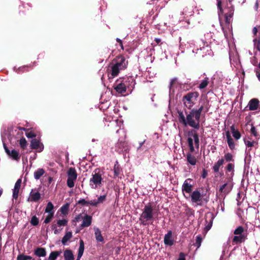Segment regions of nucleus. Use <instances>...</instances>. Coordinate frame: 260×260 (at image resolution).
<instances>
[{
    "mask_svg": "<svg viewBox=\"0 0 260 260\" xmlns=\"http://www.w3.org/2000/svg\"><path fill=\"white\" fill-rule=\"evenodd\" d=\"M193 112L196 113V115L199 116V117H201L202 112H204L205 114L209 110V108L207 107H205L203 105H202L198 109H192Z\"/></svg>",
    "mask_w": 260,
    "mask_h": 260,
    "instance_id": "aec40b11",
    "label": "nucleus"
},
{
    "mask_svg": "<svg viewBox=\"0 0 260 260\" xmlns=\"http://www.w3.org/2000/svg\"><path fill=\"white\" fill-rule=\"evenodd\" d=\"M91 203H92V201L91 200L86 201L85 199H81L77 202V204L82 206H87L88 205H90V206H92Z\"/></svg>",
    "mask_w": 260,
    "mask_h": 260,
    "instance_id": "4c0bfd02",
    "label": "nucleus"
},
{
    "mask_svg": "<svg viewBox=\"0 0 260 260\" xmlns=\"http://www.w3.org/2000/svg\"><path fill=\"white\" fill-rule=\"evenodd\" d=\"M112 63L122 70H125L127 68L128 61L122 55L117 56L112 61Z\"/></svg>",
    "mask_w": 260,
    "mask_h": 260,
    "instance_id": "423d86ee",
    "label": "nucleus"
},
{
    "mask_svg": "<svg viewBox=\"0 0 260 260\" xmlns=\"http://www.w3.org/2000/svg\"><path fill=\"white\" fill-rule=\"evenodd\" d=\"M225 136H226V140L232 138L230 132L229 131H228L225 132Z\"/></svg>",
    "mask_w": 260,
    "mask_h": 260,
    "instance_id": "338daca9",
    "label": "nucleus"
},
{
    "mask_svg": "<svg viewBox=\"0 0 260 260\" xmlns=\"http://www.w3.org/2000/svg\"><path fill=\"white\" fill-rule=\"evenodd\" d=\"M224 163V159L223 158L219 159L213 166V170L214 173H218L219 172L220 167Z\"/></svg>",
    "mask_w": 260,
    "mask_h": 260,
    "instance_id": "a211bd4d",
    "label": "nucleus"
},
{
    "mask_svg": "<svg viewBox=\"0 0 260 260\" xmlns=\"http://www.w3.org/2000/svg\"><path fill=\"white\" fill-rule=\"evenodd\" d=\"M84 250V243L82 240H80L79 241V248L78 251V256L76 260H80L82 256L83 255Z\"/></svg>",
    "mask_w": 260,
    "mask_h": 260,
    "instance_id": "393cba45",
    "label": "nucleus"
},
{
    "mask_svg": "<svg viewBox=\"0 0 260 260\" xmlns=\"http://www.w3.org/2000/svg\"><path fill=\"white\" fill-rule=\"evenodd\" d=\"M255 73H256L257 78H258V80L260 81V70H256L255 71Z\"/></svg>",
    "mask_w": 260,
    "mask_h": 260,
    "instance_id": "69168bd1",
    "label": "nucleus"
},
{
    "mask_svg": "<svg viewBox=\"0 0 260 260\" xmlns=\"http://www.w3.org/2000/svg\"><path fill=\"white\" fill-rule=\"evenodd\" d=\"M68 220L66 219H59L57 221L58 226H64L67 225Z\"/></svg>",
    "mask_w": 260,
    "mask_h": 260,
    "instance_id": "09e8293b",
    "label": "nucleus"
},
{
    "mask_svg": "<svg viewBox=\"0 0 260 260\" xmlns=\"http://www.w3.org/2000/svg\"><path fill=\"white\" fill-rule=\"evenodd\" d=\"M21 182V179H19L17 180L15 184L14 188L13 191V198L15 200H17L18 198V194L20 188Z\"/></svg>",
    "mask_w": 260,
    "mask_h": 260,
    "instance_id": "ddd939ff",
    "label": "nucleus"
},
{
    "mask_svg": "<svg viewBox=\"0 0 260 260\" xmlns=\"http://www.w3.org/2000/svg\"><path fill=\"white\" fill-rule=\"evenodd\" d=\"M172 232L171 231H169L165 235L164 237V243L166 245L172 246L174 244V241L172 239Z\"/></svg>",
    "mask_w": 260,
    "mask_h": 260,
    "instance_id": "dca6fc26",
    "label": "nucleus"
},
{
    "mask_svg": "<svg viewBox=\"0 0 260 260\" xmlns=\"http://www.w3.org/2000/svg\"><path fill=\"white\" fill-rule=\"evenodd\" d=\"M232 190V186L228 185V183H224L220 187L219 191L220 192H223L224 194H226L229 193Z\"/></svg>",
    "mask_w": 260,
    "mask_h": 260,
    "instance_id": "b1692460",
    "label": "nucleus"
},
{
    "mask_svg": "<svg viewBox=\"0 0 260 260\" xmlns=\"http://www.w3.org/2000/svg\"><path fill=\"white\" fill-rule=\"evenodd\" d=\"M244 142H245V144L246 147H253L255 144H256V145L258 144V143L254 141H250L244 140Z\"/></svg>",
    "mask_w": 260,
    "mask_h": 260,
    "instance_id": "603ef678",
    "label": "nucleus"
},
{
    "mask_svg": "<svg viewBox=\"0 0 260 260\" xmlns=\"http://www.w3.org/2000/svg\"><path fill=\"white\" fill-rule=\"evenodd\" d=\"M209 78L208 77L205 78V79L202 81L201 83L199 86L200 89L205 88L209 84Z\"/></svg>",
    "mask_w": 260,
    "mask_h": 260,
    "instance_id": "37998d69",
    "label": "nucleus"
},
{
    "mask_svg": "<svg viewBox=\"0 0 260 260\" xmlns=\"http://www.w3.org/2000/svg\"><path fill=\"white\" fill-rule=\"evenodd\" d=\"M191 132L193 133L192 136H193V139H194L195 145H196V146L197 147H198L199 146V143H200L199 135L197 133V132H196L195 131L192 130L191 131Z\"/></svg>",
    "mask_w": 260,
    "mask_h": 260,
    "instance_id": "a19ab883",
    "label": "nucleus"
},
{
    "mask_svg": "<svg viewBox=\"0 0 260 260\" xmlns=\"http://www.w3.org/2000/svg\"><path fill=\"white\" fill-rule=\"evenodd\" d=\"M102 181V178L100 173H96L92 174V177L90 179V183H93L95 186L94 188L97 187L98 186H100Z\"/></svg>",
    "mask_w": 260,
    "mask_h": 260,
    "instance_id": "1a4fd4ad",
    "label": "nucleus"
},
{
    "mask_svg": "<svg viewBox=\"0 0 260 260\" xmlns=\"http://www.w3.org/2000/svg\"><path fill=\"white\" fill-rule=\"evenodd\" d=\"M83 221L81 224V227L85 228L89 226L92 222V217L91 216L85 214L82 218Z\"/></svg>",
    "mask_w": 260,
    "mask_h": 260,
    "instance_id": "4468645a",
    "label": "nucleus"
},
{
    "mask_svg": "<svg viewBox=\"0 0 260 260\" xmlns=\"http://www.w3.org/2000/svg\"><path fill=\"white\" fill-rule=\"evenodd\" d=\"M254 48L260 51V37L258 39L255 38L253 40Z\"/></svg>",
    "mask_w": 260,
    "mask_h": 260,
    "instance_id": "3c124183",
    "label": "nucleus"
},
{
    "mask_svg": "<svg viewBox=\"0 0 260 260\" xmlns=\"http://www.w3.org/2000/svg\"><path fill=\"white\" fill-rule=\"evenodd\" d=\"M83 217L82 216V214L80 213L75 217L74 221L78 222L81 220V219H82Z\"/></svg>",
    "mask_w": 260,
    "mask_h": 260,
    "instance_id": "bf43d9fd",
    "label": "nucleus"
},
{
    "mask_svg": "<svg viewBox=\"0 0 260 260\" xmlns=\"http://www.w3.org/2000/svg\"><path fill=\"white\" fill-rule=\"evenodd\" d=\"M31 225L33 226H37L39 224V218L36 216H33L30 221Z\"/></svg>",
    "mask_w": 260,
    "mask_h": 260,
    "instance_id": "de8ad7c7",
    "label": "nucleus"
},
{
    "mask_svg": "<svg viewBox=\"0 0 260 260\" xmlns=\"http://www.w3.org/2000/svg\"><path fill=\"white\" fill-rule=\"evenodd\" d=\"M228 12L224 14L225 22L227 24H229L230 23L231 18L234 15V7L233 6H231L228 8Z\"/></svg>",
    "mask_w": 260,
    "mask_h": 260,
    "instance_id": "f3484780",
    "label": "nucleus"
},
{
    "mask_svg": "<svg viewBox=\"0 0 260 260\" xmlns=\"http://www.w3.org/2000/svg\"><path fill=\"white\" fill-rule=\"evenodd\" d=\"M203 239L201 235H198L196 237V243L194 245L197 246V248H199L201 245V243L202 242Z\"/></svg>",
    "mask_w": 260,
    "mask_h": 260,
    "instance_id": "a18cd8bd",
    "label": "nucleus"
},
{
    "mask_svg": "<svg viewBox=\"0 0 260 260\" xmlns=\"http://www.w3.org/2000/svg\"><path fill=\"white\" fill-rule=\"evenodd\" d=\"M34 254L38 257H44L46 255V250L45 248L37 247L34 250Z\"/></svg>",
    "mask_w": 260,
    "mask_h": 260,
    "instance_id": "412c9836",
    "label": "nucleus"
},
{
    "mask_svg": "<svg viewBox=\"0 0 260 260\" xmlns=\"http://www.w3.org/2000/svg\"><path fill=\"white\" fill-rule=\"evenodd\" d=\"M187 142H188V146L193 145V139L191 138H190V137L188 138Z\"/></svg>",
    "mask_w": 260,
    "mask_h": 260,
    "instance_id": "e2e57ef3",
    "label": "nucleus"
},
{
    "mask_svg": "<svg viewBox=\"0 0 260 260\" xmlns=\"http://www.w3.org/2000/svg\"><path fill=\"white\" fill-rule=\"evenodd\" d=\"M94 234L96 240L98 242H104V239L103 236L101 234V232L99 228L94 229Z\"/></svg>",
    "mask_w": 260,
    "mask_h": 260,
    "instance_id": "c85d7f7f",
    "label": "nucleus"
},
{
    "mask_svg": "<svg viewBox=\"0 0 260 260\" xmlns=\"http://www.w3.org/2000/svg\"><path fill=\"white\" fill-rule=\"evenodd\" d=\"M120 70H122L120 69V68L112 63V65L111 66V75L112 77L118 76Z\"/></svg>",
    "mask_w": 260,
    "mask_h": 260,
    "instance_id": "cd10ccee",
    "label": "nucleus"
},
{
    "mask_svg": "<svg viewBox=\"0 0 260 260\" xmlns=\"http://www.w3.org/2000/svg\"><path fill=\"white\" fill-rule=\"evenodd\" d=\"M250 133H251V134L252 135H253L255 137V138L256 139H259L260 135H259V134L257 132V130H256L255 127L252 124H251V129H250Z\"/></svg>",
    "mask_w": 260,
    "mask_h": 260,
    "instance_id": "79ce46f5",
    "label": "nucleus"
},
{
    "mask_svg": "<svg viewBox=\"0 0 260 260\" xmlns=\"http://www.w3.org/2000/svg\"><path fill=\"white\" fill-rule=\"evenodd\" d=\"M135 84V81L132 77H127L117 79L113 85L114 89L117 92L123 94L126 92V88L129 86H134Z\"/></svg>",
    "mask_w": 260,
    "mask_h": 260,
    "instance_id": "f03ea898",
    "label": "nucleus"
},
{
    "mask_svg": "<svg viewBox=\"0 0 260 260\" xmlns=\"http://www.w3.org/2000/svg\"><path fill=\"white\" fill-rule=\"evenodd\" d=\"M186 158L187 162L192 166H194L197 163V159L191 153H188L187 154Z\"/></svg>",
    "mask_w": 260,
    "mask_h": 260,
    "instance_id": "c756f323",
    "label": "nucleus"
},
{
    "mask_svg": "<svg viewBox=\"0 0 260 260\" xmlns=\"http://www.w3.org/2000/svg\"><path fill=\"white\" fill-rule=\"evenodd\" d=\"M19 144L22 149H25L27 146V142L24 137L21 138L19 140Z\"/></svg>",
    "mask_w": 260,
    "mask_h": 260,
    "instance_id": "c03bdc74",
    "label": "nucleus"
},
{
    "mask_svg": "<svg viewBox=\"0 0 260 260\" xmlns=\"http://www.w3.org/2000/svg\"><path fill=\"white\" fill-rule=\"evenodd\" d=\"M68 178L76 180L77 178V173L75 168H70L67 172Z\"/></svg>",
    "mask_w": 260,
    "mask_h": 260,
    "instance_id": "4be33fe9",
    "label": "nucleus"
},
{
    "mask_svg": "<svg viewBox=\"0 0 260 260\" xmlns=\"http://www.w3.org/2000/svg\"><path fill=\"white\" fill-rule=\"evenodd\" d=\"M234 234L235 235H247V232H244V228L242 226H238L234 231Z\"/></svg>",
    "mask_w": 260,
    "mask_h": 260,
    "instance_id": "f704fd0d",
    "label": "nucleus"
},
{
    "mask_svg": "<svg viewBox=\"0 0 260 260\" xmlns=\"http://www.w3.org/2000/svg\"><path fill=\"white\" fill-rule=\"evenodd\" d=\"M176 81H177L176 78H173L171 80V81L170 82V88L173 86L174 84H175V83L176 82Z\"/></svg>",
    "mask_w": 260,
    "mask_h": 260,
    "instance_id": "0e129e2a",
    "label": "nucleus"
},
{
    "mask_svg": "<svg viewBox=\"0 0 260 260\" xmlns=\"http://www.w3.org/2000/svg\"><path fill=\"white\" fill-rule=\"evenodd\" d=\"M53 209L54 206L53 204L51 202H49L47 203V206L45 210V212L48 213L49 214H50V213H53L54 214V211L53 210Z\"/></svg>",
    "mask_w": 260,
    "mask_h": 260,
    "instance_id": "58836bf2",
    "label": "nucleus"
},
{
    "mask_svg": "<svg viewBox=\"0 0 260 260\" xmlns=\"http://www.w3.org/2000/svg\"><path fill=\"white\" fill-rule=\"evenodd\" d=\"M69 204L66 203L60 208V211L63 215H66L68 214L69 210Z\"/></svg>",
    "mask_w": 260,
    "mask_h": 260,
    "instance_id": "e433bc0d",
    "label": "nucleus"
},
{
    "mask_svg": "<svg viewBox=\"0 0 260 260\" xmlns=\"http://www.w3.org/2000/svg\"><path fill=\"white\" fill-rule=\"evenodd\" d=\"M247 239V235H236L233 237L232 242L233 244H239L244 242Z\"/></svg>",
    "mask_w": 260,
    "mask_h": 260,
    "instance_id": "2eb2a0df",
    "label": "nucleus"
},
{
    "mask_svg": "<svg viewBox=\"0 0 260 260\" xmlns=\"http://www.w3.org/2000/svg\"><path fill=\"white\" fill-rule=\"evenodd\" d=\"M4 148L6 153L12 159L16 161H18L20 159V155L18 151L14 149H13L12 150H9L5 143H4Z\"/></svg>",
    "mask_w": 260,
    "mask_h": 260,
    "instance_id": "0eeeda50",
    "label": "nucleus"
},
{
    "mask_svg": "<svg viewBox=\"0 0 260 260\" xmlns=\"http://www.w3.org/2000/svg\"><path fill=\"white\" fill-rule=\"evenodd\" d=\"M54 214L53 213H48V215L45 218L44 222L46 224L49 223L52 219L53 218Z\"/></svg>",
    "mask_w": 260,
    "mask_h": 260,
    "instance_id": "864d4df0",
    "label": "nucleus"
},
{
    "mask_svg": "<svg viewBox=\"0 0 260 260\" xmlns=\"http://www.w3.org/2000/svg\"><path fill=\"white\" fill-rule=\"evenodd\" d=\"M41 199V194L37 191V192H34V190L32 189L30 193L29 200L31 202H37Z\"/></svg>",
    "mask_w": 260,
    "mask_h": 260,
    "instance_id": "6ab92c4d",
    "label": "nucleus"
},
{
    "mask_svg": "<svg viewBox=\"0 0 260 260\" xmlns=\"http://www.w3.org/2000/svg\"><path fill=\"white\" fill-rule=\"evenodd\" d=\"M208 176L207 171L204 169L202 171V177L203 178H205Z\"/></svg>",
    "mask_w": 260,
    "mask_h": 260,
    "instance_id": "680f3d73",
    "label": "nucleus"
},
{
    "mask_svg": "<svg viewBox=\"0 0 260 260\" xmlns=\"http://www.w3.org/2000/svg\"><path fill=\"white\" fill-rule=\"evenodd\" d=\"M30 147L32 149H38L39 152L42 151L44 149L43 145L37 139H34L31 141Z\"/></svg>",
    "mask_w": 260,
    "mask_h": 260,
    "instance_id": "9d476101",
    "label": "nucleus"
},
{
    "mask_svg": "<svg viewBox=\"0 0 260 260\" xmlns=\"http://www.w3.org/2000/svg\"><path fill=\"white\" fill-rule=\"evenodd\" d=\"M227 143L228 144L229 148L232 150H234L236 148V143L234 142V141L233 139L230 138L229 139H227Z\"/></svg>",
    "mask_w": 260,
    "mask_h": 260,
    "instance_id": "ea45409f",
    "label": "nucleus"
},
{
    "mask_svg": "<svg viewBox=\"0 0 260 260\" xmlns=\"http://www.w3.org/2000/svg\"><path fill=\"white\" fill-rule=\"evenodd\" d=\"M259 106V101L257 99H252L248 103V106L245 108L244 111L247 110L246 108L248 107V110L254 111L258 109Z\"/></svg>",
    "mask_w": 260,
    "mask_h": 260,
    "instance_id": "6e6552de",
    "label": "nucleus"
},
{
    "mask_svg": "<svg viewBox=\"0 0 260 260\" xmlns=\"http://www.w3.org/2000/svg\"><path fill=\"white\" fill-rule=\"evenodd\" d=\"M107 196L104 194L98 197L96 201H92V206L97 207L99 204L103 203L106 200Z\"/></svg>",
    "mask_w": 260,
    "mask_h": 260,
    "instance_id": "a878e982",
    "label": "nucleus"
},
{
    "mask_svg": "<svg viewBox=\"0 0 260 260\" xmlns=\"http://www.w3.org/2000/svg\"><path fill=\"white\" fill-rule=\"evenodd\" d=\"M73 236L72 232H68L66 233L65 235L63 237L61 240V243L63 245H65L66 243L72 238Z\"/></svg>",
    "mask_w": 260,
    "mask_h": 260,
    "instance_id": "473e14b6",
    "label": "nucleus"
},
{
    "mask_svg": "<svg viewBox=\"0 0 260 260\" xmlns=\"http://www.w3.org/2000/svg\"><path fill=\"white\" fill-rule=\"evenodd\" d=\"M224 161L228 162H234L235 159L234 158V155L230 152H228L224 154Z\"/></svg>",
    "mask_w": 260,
    "mask_h": 260,
    "instance_id": "2f4dec72",
    "label": "nucleus"
},
{
    "mask_svg": "<svg viewBox=\"0 0 260 260\" xmlns=\"http://www.w3.org/2000/svg\"><path fill=\"white\" fill-rule=\"evenodd\" d=\"M139 220L141 221V224L143 225H148L149 223L148 222L150 221L151 224L153 223L154 220L153 210L150 203L145 206L139 217Z\"/></svg>",
    "mask_w": 260,
    "mask_h": 260,
    "instance_id": "7ed1b4c3",
    "label": "nucleus"
},
{
    "mask_svg": "<svg viewBox=\"0 0 260 260\" xmlns=\"http://www.w3.org/2000/svg\"><path fill=\"white\" fill-rule=\"evenodd\" d=\"M191 201L196 203L199 206H203L209 201V195L206 193H201L200 190H196L192 192L191 194Z\"/></svg>",
    "mask_w": 260,
    "mask_h": 260,
    "instance_id": "39448f33",
    "label": "nucleus"
},
{
    "mask_svg": "<svg viewBox=\"0 0 260 260\" xmlns=\"http://www.w3.org/2000/svg\"><path fill=\"white\" fill-rule=\"evenodd\" d=\"M75 179L68 178L67 183V185L70 188H72L74 186V181Z\"/></svg>",
    "mask_w": 260,
    "mask_h": 260,
    "instance_id": "5fc2aeb1",
    "label": "nucleus"
},
{
    "mask_svg": "<svg viewBox=\"0 0 260 260\" xmlns=\"http://www.w3.org/2000/svg\"><path fill=\"white\" fill-rule=\"evenodd\" d=\"M184 112L186 117H185L182 111H177L178 119L179 123L184 126L189 125L194 129H199L200 117L196 115L192 109L190 111H187L185 109Z\"/></svg>",
    "mask_w": 260,
    "mask_h": 260,
    "instance_id": "f257e3e1",
    "label": "nucleus"
},
{
    "mask_svg": "<svg viewBox=\"0 0 260 260\" xmlns=\"http://www.w3.org/2000/svg\"><path fill=\"white\" fill-rule=\"evenodd\" d=\"M113 171H114V178L116 177H119L120 175L122 174V169L121 168L119 164H118V162L117 161H116L114 168H113Z\"/></svg>",
    "mask_w": 260,
    "mask_h": 260,
    "instance_id": "5701e85b",
    "label": "nucleus"
},
{
    "mask_svg": "<svg viewBox=\"0 0 260 260\" xmlns=\"http://www.w3.org/2000/svg\"><path fill=\"white\" fill-rule=\"evenodd\" d=\"M230 129H231V131L232 132V133L233 134L234 133V132H236V131H237L238 129H235V126L234 125H232L231 127H230Z\"/></svg>",
    "mask_w": 260,
    "mask_h": 260,
    "instance_id": "774afa93",
    "label": "nucleus"
},
{
    "mask_svg": "<svg viewBox=\"0 0 260 260\" xmlns=\"http://www.w3.org/2000/svg\"><path fill=\"white\" fill-rule=\"evenodd\" d=\"M25 135L28 138H33L36 137V134L34 132L29 131V129H27L25 132Z\"/></svg>",
    "mask_w": 260,
    "mask_h": 260,
    "instance_id": "8fccbe9b",
    "label": "nucleus"
},
{
    "mask_svg": "<svg viewBox=\"0 0 260 260\" xmlns=\"http://www.w3.org/2000/svg\"><path fill=\"white\" fill-rule=\"evenodd\" d=\"M210 217L209 218V221L208 222L207 218L208 216L207 215H206V222L207 223V224L206 225L205 228V231L207 232L211 228L212 226V223H213V217L212 216V214H210Z\"/></svg>",
    "mask_w": 260,
    "mask_h": 260,
    "instance_id": "7c9ffc66",
    "label": "nucleus"
},
{
    "mask_svg": "<svg viewBox=\"0 0 260 260\" xmlns=\"http://www.w3.org/2000/svg\"><path fill=\"white\" fill-rule=\"evenodd\" d=\"M217 6L218 9L219 10V14H223V9L222 7V2H219L217 4Z\"/></svg>",
    "mask_w": 260,
    "mask_h": 260,
    "instance_id": "13d9d810",
    "label": "nucleus"
},
{
    "mask_svg": "<svg viewBox=\"0 0 260 260\" xmlns=\"http://www.w3.org/2000/svg\"><path fill=\"white\" fill-rule=\"evenodd\" d=\"M199 93L197 91L189 92L185 94L182 98V102L185 107L189 110L192 109V108L196 104Z\"/></svg>",
    "mask_w": 260,
    "mask_h": 260,
    "instance_id": "20e7f679",
    "label": "nucleus"
},
{
    "mask_svg": "<svg viewBox=\"0 0 260 260\" xmlns=\"http://www.w3.org/2000/svg\"><path fill=\"white\" fill-rule=\"evenodd\" d=\"M61 253V251H54L50 253L48 257L49 260H56L57 257Z\"/></svg>",
    "mask_w": 260,
    "mask_h": 260,
    "instance_id": "c9c22d12",
    "label": "nucleus"
},
{
    "mask_svg": "<svg viewBox=\"0 0 260 260\" xmlns=\"http://www.w3.org/2000/svg\"><path fill=\"white\" fill-rule=\"evenodd\" d=\"M185 212L186 214L189 216H190L191 215H193V214H194V210L192 209L189 208V207L186 208Z\"/></svg>",
    "mask_w": 260,
    "mask_h": 260,
    "instance_id": "4d7b16f0",
    "label": "nucleus"
},
{
    "mask_svg": "<svg viewBox=\"0 0 260 260\" xmlns=\"http://www.w3.org/2000/svg\"><path fill=\"white\" fill-rule=\"evenodd\" d=\"M233 137L236 140H238L240 139L241 137V133L240 132L237 130L236 132H234V133L232 134Z\"/></svg>",
    "mask_w": 260,
    "mask_h": 260,
    "instance_id": "6e6d98bb",
    "label": "nucleus"
},
{
    "mask_svg": "<svg viewBox=\"0 0 260 260\" xmlns=\"http://www.w3.org/2000/svg\"><path fill=\"white\" fill-rule=\"evenodd\" d=\"M225 173L230 176V179H231L234 175L235 165L234 162H229L224 168Z\"/></svg>",
    "mask_w": 260,
    "mask_h": 260,
    "instance_id": "9b49d317",
    "label": "nucleus"
},
{
    "mask_svg": "<svg viewBox=\"0 0 260 260\" xmlns=\"http://www.w3.org/2000/svg\"><path fill=\"white\" fill-rule=\"evenodd\" d=\"M188 181H191L192 179L188 178L184 181L182 186V190L183 192L190 193L192 192L193 186L188 182Z\"/></svg>",
    "mask_w": 260,
    "mask_h": 260,
    "instance_id": "f8f14e48",
    "label": "nucleus"
},
{
    "mask_svg": "<svg viewBox=\"0 0 260 260\" xmlns=\"http://www.w3.org/2000/svg\"><path fill=\"white\" fill-rule=\"evenodd\" d=\"M63 256L64 260H74V256L71 249H66L64 251Z\"/></svg>",
    "mask_w": 260,
    "mask_h": 260,
    "instance_id": "bb28decb",
    "label": "nucleus"
},
{
    "mask_svg": "<svg viewBox=\"0 0 260 260\" xmlns=\"http://www.w3.org/2000/svg\"><path fill=\"white\" fill-rule=\"evenodd\" d=\"M32 257L29 255H25L23 254H20L17 257V260H29L31 259Z\"/></svg>",
    "mask_w": 260,
    "mask_h": 260,
    "instance_id": "49530a36",
    "label": "nucleus"
},
{
    "mask_svg": "<svg viewBox=\"0 0 260 260\" xmlns=\"http://www.w3.org/2000/svg\"><path fill=\"white\" fill-rule=\"evenodd\" d=\"M178 260H186L185 254L183 252H180Z\"/></svg>",
    "mask_w": 260,
    "mask_h": 260,
    "instance_id": "052dcab7",
    "label": "nucleus"
},
{
    "mask_svg": "<svg viewBox=\"0 0 260 260\" xmlns=\"http://www.w3.org/2000/svg\"><path fill=\"white\" fill-rule=\"evenodd\" d=\"M45 170L42 168H40L34 172V177L36 180L39 179L45 173Z\"/></svg>",
    "mask_w": 260,
    "mask_h": 260,
    "instance_id": "72a5a7b5",
    "label": "nucleus"
}]
</instances>
